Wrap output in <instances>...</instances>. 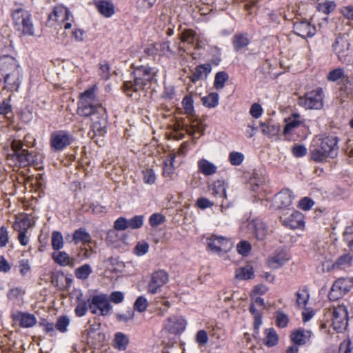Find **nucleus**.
Returning a JSON list of instances; mask_svg holds the SVG:
<instances>
[{
    "mask_svg": "<svg viewBox=\"0 0 353 353\" xmlns=\"http://www.w3.org/2000/svg\"><path fill=\"white\" fill-rule=\"evenodd\" d=\"M96 89L94 85L81 94L77 112L82 117H90L93 132L101 135L105 132L107 125V114L105 109L97 99Z\"/></svg>",
    "mask_w": 353,
    "mask_h": 353,
    "instance_id": "1",
    "label": "nucleus"
},
{
    "mask_svg": "<svg viewBox=\"0 0 353 353\" xmlns=\"http://www.w3.org/2000/svg\"><path fill=\"white\" fill-rule=\"evenodd\" d=\"M157 72L152 68L142 65L137 68L134 72V79L123 83V90L129 97L134 94L150 89L157 83Z\"/></svg>",
    "mask_w": 353,
    "mask_h": 353,
    "instance_id": "2",
    "label": "nucleus"
},
{
    "mask_svg": "<svg viewBox=\"0 0 353 353\" xmlns=\"http://www.w3.org/2000/svg\"><path fill=\"white\" fill-rule=\"evenodd\" d=\"M182 104L185 110V113L189 117L190 125L188 123H183L181 130H185L188 134L199 138L205 130L202 123L198 121L194 114V110L193 106V99L191 96H185L183 101Z\"/></svg>",
    "mask_w": 353,
    "mask_h": 353,
    "instance_id": "3",
    "label": "nucleus"
},
{
    "mask_svg": "<svg viewBox=\"0 0 353 353\" xmlns=\"http://www.w3.org/2000/svg\"><path fill=\"white\" fill-rule=\"evenodd\" d=\"M17 60L12 57L1 59L0 68L5 74L4 81L10 90H17L19 85V70Z\"/></svg>",
    "mask_w": 353,
    "mask_h": 353,
    "instance_id": "4",
    "label": "nucleus"
},
{
    "mask_svg": "<svg viewBox=\"0 0 353 353\" xmlns=\"http://www.w3.org/2000/svg\"><path fill=\"white\" fill-rule=\"evenodd\" d=\"M350 46L348 37L345 34L338 36L332 44L338 59L347 65L353 63V50L350 49Z\"/></svg>",
    "mask_w": 353,
    "mask_h": 353,
    "instance_id": "5",
    "label": "nucleus"
},
{
    "mask_svg": "<svg viewBox=\"0 0 353 353\" xmlns=\"http://www.w3.org/2000/svg\"><path fill=\"white\" fill-rule=\"evenodd\" d=\"M89 309L93 314L108 316L112 309L108 296L105 294H100L92 296L89 299Z\"/></svg>",
    "mask_w": 353,
    "mask_h": 353,
    "instance_id": "6",
    "label": "nucleus"
},
{
    "mask_svg": "<svg viewBox=\"0 0 353 353\" xmlns=\"http://www.w3.org/2000/svg\"><path fill=\"white\" fill-rule=\"evenodd\" d=\"M323 91L322 88H317L306 93L303 97L298 99V103L305 109L319 110L323 105Z\"/></svg>",
    "mask_w": 353,
    "mask_h": 353,
    "instance_id": "7",
    "label": "nucleus"
},
{
    "mask_svg": "<svg viewBox=\"0 0 353 353\" xmlns=\"http://www.w3.org/2000/svg\"><path fill=\"white\" fill-rule=\"evenodd\" d=\"M282 224L292 230H303L305 228L304 215L296 210H291L280 216Z\"/></svg>",
    "mask_w": 353,
    "mask_h": 353,
    "instance_id": "8",
    "label": "nucleus"
},
{
    "mask_svg": "<svg viewBox=\"0 0 353 353\" xmlns=\"http://www.w3.org/2000/svg\"><path fill=\"white\" fill-rule=\"evenodd\" d=\"M168 274L163 270L154 272L148 285V292L154 294L159 292L161 288L168 281Z\"/></svg>",
    "mask_w": 353,
    "mask_h": 353,
    "instance_id": "9",
    "label": "nucleus"
},
{
    "mask_svg": "<svg viewBox=\"0 0 353 353\" xmlns=\"http://www.w3.org/2000/svg\"><path fill=\"white\" fill-rule=\"evenodd\" d=\"M208 248L216 253L227 252L231 248L230 239L222 236L212 235L207 239Z\"/></svg>",
    "mask_w": 353,
    "mask_h": 353,
    "instance_id": "10",
    "label": "nucleus"
},
{
    "mask_svg": "<svg viewBox=\"0 0 353 353\" xmlns=\"http://www.w3.org/2000/svg\"><path fill=\"white\" fill-rule=\"evenodd\" d=\"M163 327L170 333H181L185 329L186 321L182 316L173 315L165 320Z\"/></svg>",
    "mask_w": 353,
    "mask_h": 353,
    "instance_id": "11",
    "label": "nucleus"
},
{
    "mask_svg": "<svg viewBox=\"0 0 353 353\" xmlns=\"http://www.w3.org/2000/svg\"><path fill=\"white\" fill-rule=\"evenodd\" d=\"M332 325L334 330L340 331L347 325V312L345 306L338 305L333 307Z\"/></svg>",
    "mask_w": 353,
    "mask_h": 353,
    "instance_id": "12",
    "label": "nucleus"
},
{
    "mask_svg": "<svg viewBox=\"0 0 353 353\" xmlns=\"http://www.w3.org/2000/svg\"><path fill=\"white\" fill-rule=\"evenodd\" d=\"M70 11L62 6L54 7L53 11L49 14L46 25L53 27L57 23H61L69 19Z\"/></svg>",
    "mask_w": 353,
    "mask_h": 353,
    "instance_id": "13",
    "label": "nucleus"
},
{
    "mask_svg": "<svg viewBox=\"0 0 353 353\" xmlns=\"http://www.w3.org/2000/svg\"><path fill=\"white\" fill-rule=\"evenodd\" d=\"M71 137L64 131L54 132L50 137V145L56 151H59L70 145Z\"/></svg>",
    "mask_w": 353,
    "mask_h": 353,
    "instance_id": "14",
    "label": "nucleus"
},
{
    "mask_svg": "<svg viewBox=\"0 0 353 353\" xmlns=\"http://www.w3.org/2000/svg\"><path fill=\"white\" fill-rule=\"evenodd\" d=\"M248 229L259 241H263L268 233L266 224L260 219H254L248 223Z\"/></svg>",
    "mask_w": 353,
    "mask_h": 353,
    "instance_id": "15",
    "label": "nucleus"
},
{
    "mask_svg": "<svg viewBox=\"0 0 353 353\" xmlns=\"http://www.w3.org/2000/svg\"><path fill=\"white\" fill-rule=\"evenodd\" d=\"M338 139L334 137H327L321 140L319 148L317 150V154H330L331 153H337L338 152Z\"/></svg>",
    "mask_w": 353,
    "mask_h": 353,
    "instance_id": "16",
    "label": "nucleus"
},
{
    "mask_svg": "<svg viewBox=\"0 0 353 353\" xmlns=\"http://www.w3.org/2000/svg\"><path fill=\"white\" fill-rule=\"evenodd\" d=\"M293 28L294 32L303 38L312 37L316 33L315 26L307 21H296Z\"/></svg>",
    "mask_w": 353,
    "mask_h": 353,
    "instance_id": "17",
    "label": "nucleus"
},
{
    "mask_svg": "<svg viewBox=\"0 0 353 353\" xmlns=\"http://www.w3.org/2000/svg\"><path fill=\"white\" fill-rule=\"evenodd\" d=\"M294 196L289 189H283L279 192L274 198V203L277 208L290 206L292 203Z\"/></svg>",
    "mask_w": 353,
    "mask_h": 353,
    "instance_id": "18",
    "label": "nucleus"
},
{
    "mask_svg": "<svg viewBox=\"0 0 353 353\" xmlns=\"http://www.w3.org/2000/svg\"><path fill=\"white\" fill-rule=\"evenodd\" d=\"M311 336V331L300 328L292 333L291 339L296 345H302L310 340Z\"/></svg>",
    "mask_w": 353,
    "mask_h": 353,
    "instance_id": "19",
    "label": "nucleus"
},
{
    "mask_svg": "<svg viewBox=\"0 0 353 353\" xmlns=\"http://www.w3.org/2000/svg\"><path fill=\"white\" fill-rule=\"evenodd\" d=\"M14 319L19 322L22 327H31L37 323V318L34 314L19 312L15 316Z\"/></svg>",
    "mask_w": 353,
    "mask_h": 353,
    "instance_id": "20",
    "label": "nucleus"
},
{
    "mask_svg": "<svg viewBox=\"0 0 353 353\" xmlns=\"http://www.w3.org/2000/svg\"><path fill=\"white\" fill-rule=\"evenodd\" d=\"M212 67L210 64H203L197 66L195 71L190 77V81L192 83H196L199 80L205 79L207 75L211 72Z\"/></svg>",
    "mask_w": 353,
    "mask_h": 353,
    "instance_id": "21",
    "label": "nucleus"
},
{
    "mask_svg": "<svg viewBox=\"0 0 353 353\" xmlns=\"http://www.w3.org/2000/svg\"><path fill=\"white\" fill-rule=\"evenodd\" d=\"M353 254L346 253L340 256L333 263L332 268L338 270H345L352 265Z\"/></svg>",
    "mask_w": 353,
    "mask_h": 353,
    "instance_id": "22",
    "label": "nucleus"
},
{
    "mask_svg": "<svg viewBox=\"0 0 353 353\" xmlns=\"http://www.w3.org/2000/svg\"><path fill=\"white\" fill-rule=\"evenodd\" d=\"M285 126L283 130L285 134L290 133L294 129L298 128L302 123V119L299 114H292L288 118L285 119Z\"/></svg>",
    "mask_w": 353,
    "mask_h": 353,
    "instance_id": "23",
    "label": "nucleus"
},
{
    "mask_svg": "<svg viewBox=\"0 0 353 353\" xmlns=\"http://www.w3.org/2000/svg\"><path fill=\"white\" fill-rule=\"evenodd\" d=\"M52 258L57 263L61 266H74V259L70 258L65 252H54L52 254Z\"/></svg>",
    "mask_w": 353,
    "mask_h": 353,
    "instance_id": "24",
    "label": "nucleus"
},
{
    "mask_svg": "<svg viewBox=\"0 0 353 353\" xmlns=\"http://www.w3.org/2000/svg\"><path fill=\"white\" fill-rule=\"evenodd\" d=\"M226 187L223 181H215L210 188V194L214 197L226 199Z\"/></svg>",
    "mask_w": 353,
    "mask_h": 353,
    "instance_id": "25",
    "label": "nucleus"
},
{
    "mask_svg": "<svg viewBox=\"0 0 353 353\" xmlns=\"http://www.w3.org/2000/svg\"><path fill=\"white\" fill-rule=\"evenodd\" d=\"M72 241L74 243H82L83 244L90 243L92 241L91 235L84 228L76 230L72 235Z\"/></svg>",
    "mask_w": 353,
    "mask_h": 353,
    "instance_id": "26",
    "label": "nucleus"
},
{
    "mask_svg": "<svg viewBox=\"0 0 353 353\" xmlns=\"http://www.w3.org/2000/svg\"><path fill=\"white\" fill-rule=\"evenodd\" d=\"M29 14L30 12L28 11L24 10L21 7L12 10V17L14 25L18 30H20V23L23 22Z\"/></svg>",
    "mask_w": 353,
    "mask_h": 353,
    "instance_id": "27",
    "label": "nucleus"
},
{
    "mask_svg": "<svg viewBox=\"0 0 353 353\" xmlns=\"http://www.w3.org/2000/svg\"><path fill=\"white\" fill-rule=\"evenodd\" d=\"M334 288H337L343 295L350 291L353 287V282L348 278L338 279L334 283Z\"/></svg>",
    "mask_w": 353,
    "mask_h": 353,
    "instance_id": "28",
    "label": "nucleus"
},
{
    "mask_svg": "<svg viewBox=\"0 0 353 353\" xmlns=\"http://www.w3.org/2000/svg\"><path fill=\"white\" fill-rule=\"evenodd\" d=\"M253 276L254 270L253 268L250 265L237 268L235 271V277L239 280L250 279Z\"/></svg>",
    "mask_w": 353,
    "mask_h": 353,
    "instance_id": "29",
    "label": "nucleus"
},
{
    "mask_svg": "<svg viewBox=\"0 0 353 353\" xmlns=\"http://www.w3.org/2000/svg\"><path fill=\"white\" fill-rule=\"evenodd\" d=\"M198 167L199 171L206 176L214 174L217 170L215 165L205 159L200 160L198 163Z\"/></svg>",
    "mask_w": 353,
    "mask_h": 353,
    "instance_id": "30",
    "label": "nucleus"
},
{
    "mask_svg": "<svg viewBox=\"0 0 353 353\" xmlns=\"http://www.w3.org/2000/svg\"><path fill=\"white\" fill-rule=\"evenodd\" d=\"M97 8L99 12L105 17H111L114 12V8L112 3L101 1L97 3Z\"/></svg>",
    "mask_w": 353,
    "mask_h": 353,
    "instance_id": "31",
    "label": "nucleus"
},
{
    "mask_svg": "<svg viewBox=\"0 0 353 353\" xmlns=\"http://www.w3.org/2000/svg\"><path fill=\"white\" fill-rule=\"evenodd\" d=\"M264 344L268 347L274 346L278 343L279 336L273 328H268L265 330Z\"/></svg>",
    "mask_w": 353,
    "mask_h": 353,
    "instance_id": "32",
    "label": "nucleus"
},
{
    "mask_svg": "<svg viewBox=\"0 0 353 353\" xmlns=\"http://www.w3.org/2000/svg\"><path fill=\"white\" fill-rule=\"evenodd\" d=\"M247 34H236L233 39V46L235 50L239 51L249 44Z\"/></svg>",
    "mask_w": 353,
    "mask_h": 353,
    "instance_id": "33",
    "label": "nucleus"
},
{
    "mask_svg": "<svg viewBox=\"0 0 353 353\" xmlns=\"http://www.w3.org/2000/svg\"><path fill=\"white\" fill-rule=\"evenodd\" d=\"M286 261L283 254H277L268 259V264L271 268L277 269L283 265Z\"/></svg>",
    "mask_w": 353,
    "mask_h": 353,
    "instance_id": "34",
    "label": "nucleus"
},
{
    "mask_svg": "<svg viewBox=\"0 0 353 353\" xmlns=\"http://www.w3.org/2000/svg\"><path fill=\"white\" fill-rule=\"evenodd\" d=\"M129 340L126 335L121 332L115 334L114 346L119 350H125L128 344Z\"/></svg>",
    "mask_w": 353,
    "mask_h": 353,
    "instance_id": "35",
    "label": "nucleus"
},
{
    "mask_svg": "<svg viewBox=\"0 0 353 353\" xmlns=\"http://www.w3.org/2000/svg\"><path fill=\"white\" fill-rule=\"evenodd\" d=\"M92 272V270L91 266L89 264H84L75 270L74 274L77 279L85 280L90 276Z\"/></svg>",
    "mask_w": 353,
    "mask_h": 353,
    "instance_id": "36",
    "label": "nucleus"
},
{
    "mask_svg": "<svg viewBox=\"0 0 353 353\" xmlns=\"http://www.w3.org/2000/svg\"><path fill=\"white\" fill-rule=\"evenodd\" d=\"M219 94L215 92L210 93L201 99L203 105L208 108H215L219 103Z\"/></svg>",
    "mask_w": 353,
    "mask_h": 353,
    "instance_id": "37",
    "label": "nucleus"
},
{
    "mask_svg": "<svg viewBox=\"0 0 353 353\" xmlns=\"http://www.w3.org/2000/svg\"><path fill=\"white\" fill-rule=\"evenodd\" d=\"M22 30V32L24 34L33 35L34 34V26L31 21L30 13L27 16L23 22L20 23V30Z\"/></svg>",
    "mask_w": 353,
    "mask_h": 353,
    "instance_id": "38",
    "label": "nucleus"
},
{
    "mask_svg": "<svg viewBox=\"0 0 353 353\" xmlns=\"http://www.w3.org/2000/svg\"><path fill=\"white\" fill-rule=\"evenodd\" d=\"M14 229L19 233L27 232L28 230L31 227V223L29 219L23 218L14 222L13 225Z\"/></svg>",
    "mask_w": 353,
    "mask_h": 353,
    "instance_id": "39",
    "label": "nucleus"
},
{
    "mask_svg": "<svg viewBox=\"0 0 353 353\" xmlns=\"http://www.w3.org/2000/svg\"><path fill=\"white\" fill-rule=\"evenodd\" d=\"M176 156H167L166 159L163 160V174L170 176L173 173L174 169V158Z\"/></svg>",
    "mask_w": 353,
    "mask_h": 353,
    "instance_id": "40",
    "label": "nucleus"
},
{
    "mask_svg": "<svg viewBox=\"0 0 353 353\" xmlns=\"http://www.w3.org/2000/svg\"><path fill=\"white\" fill-rule=\"evenodd\" d=\"M52 246L55 250H59L63 247V239L61 232L54 231L52 234Z\"/></svg>",
    "mask_w": 353,
    "mask_h": 353,
    "instance_id": "41",
    "label": "nucleus"
},
{
    "mask_svg": "<svg viewBox=\"0 0 353 353\" xmlns=\"http://www.w3.org/2000/svg\"><path fill=\"white\" fill-rule=\"evenodd\" d=\"M128 226L130 229L136 230L141 228L144 223L143 215H136L130 219H128Z\"/></svg>",
    "mask_w": 353,
    "mask_h": 353,
    "instance_id": "42",
    "label": "nucleus"
},
{
    "mask_svg": "<svg viewBox=\"0 0 353 353\" xmlns=\"http://www.w3.org/2000/svg\"><path fill=\"white\" fill-rule=\"evenodd\" d=\"M69 324L70 319L66 316H61L58 318L55 324V328L58 331L64 333L67 331Z\"/></svg>",
    "mask_w": 353,
    "mask_h": 353,
    "instance_id": "43",
    "label": "nucleus"
},
{
    "mask_svg": "<svg viewBox=\"0 0 353 353\" xmlns=\"http://www.w3.org/2000/svg\"><path fill=\"white\" fill-rule=\"evenodd\" d=\"M228 79V75L225 72H219L216 73L214 82V85L216 89H222L224 87L225 83Z\"/></svg>",
    "mask_w": 353,
    "mask_h": 353,
    "instance_id": "44",
    "label": "nucleus"
},
{
    "mask_svg": "<svg viewBox=\"0 0 353 353\" xmlns=\"http://www.w3.org/2000/svg\"><path fill=\"white\" fill-rule=\"evenodd\" d=\"M276 324L279 327H285L289 323V318L283 312L277 311L275 313Z\"/></svg>",
    "mask_w": 353,
    "mask_h": 353,
    "instance_id": "45",
    "label": "nucleus"
},
{
    "mask_svg": "<svg viewBox=\"0 0 353 353\" xmlns=\"http://www.w3.org/2000/svg\"><path fill=\"white\" fill-rule=\"evenodd\" d=\"M89 308V300L88 301L85 300H79L78 304L75 307V314L77 316H83Z\"/></svg>",
    "mask_w": 353,
    "mask_h": 353,
    "instance_id": "46",
    "label": "nucleus"
},
{
    "mask_svg": "<svg viewBox=\"0 0 353 353\" xmlns=\"http://www.w3.org/2000/svg\"><path fill=\"white\" fill-rule=\"evenodd\" d=\"M343 239L348 248L353 252V225L345 228L343 232Z\"/></svg>",
    "mask_w": 353,
    "mask_h": 353,
    "instance_id": "47",
    "label": "nucleus"
},
{
    "mask_svg": "<svg viewBox=\"0 0 353 353\" xmlns=\"http://www.w3.org/2000/svg\"><path fill=\"white\" fill-rule=\"evenodd\" d=\"M143 179L145 183L152 185L155 183L156 175L152 169L145 168L142 171Z\"/></svg>",
    "mask_w": 353,
    "mask_h": 353,
    "instance_id": "48",
    "label": "nucleus"
},
{
    "mask_svg": "<svg viewBox=\"0 0 353 353\" xmlns=\"http://www.w3.org/2000/svg\"><path fill=\"white\" fill-rule=\"evenodd\" d=\"M147 307L148 301L144 296H139L134 303V309L141 313L145 311Z\"/></svg>",
    "mask_w": 353,
    "mask_h": 353,
    "instance_id": "49",
    "label": "nucleus"
},
{
    "mask_svg": "<svg viewBox=\"0 0 353 353\" xmlns=\"http://www.w3.org/2000/svg\"><path fill=\"white\" fill-rule=\"evenodd\" d=\"M165 221V217L160 213H154L149 219V223L152 227H157Z\"/></svg>",
    "mask_w": 353,
    "mask_h": 353,
    "instance_id": "50",
    "label": "nucleus"
},
{
    "mask_svg": "<svg viewBox=\"0 0 353 353\" xmlns=\"http://www.w3.org/2000/svg\"><path fill=\"white\" fill-rule=\"evenodd\" d=\"M149 250V244L145 241L139 242L134 249L136 255L141 256L145 254Z\"/></svg>",
    "mask_w": 353,
    "mask_h": 353,
    "instance_id": "51",
    "label": "nucleus"
},
{
    "mask_svg": "<svg viewBox=\"0 0 353 353\" xmlns=\"http://www.w3.org/2000/svg\"><path fill=\"white\" fill-rule=\"evenodd\" d=\"M23 144L19 140H13L11 143V148L15 154H30L26 150L23 148Z\"/></svg>",
    "mask_w": 353,
    "mask_h": 353,
    "instance_id": "52",
    "label": "nucleus"
},
{
    "mask_svg": "<svg viewBox=\"0 0 353 353\" xmlns=\"http://www.w3.org/2000/svg\"><path fill=\"white\" fill-rule=\"evenodd\" d=\"M195 33L192 30H185L181 34V40L188 44H193Z\"/></svg>",
    "mask_w": 353,
    "mask_h": 353,
    "instance_id": "53",
    "label": "nucleus"
},
{
    "mask_svg": "<svg viewBox=\"0 0 353 353\" xmlns=\"http://www.w3.org/2000/svg\"><path fill=\"white\" fill-rule=\"evenodd\" d=\"M236 249L239 254L247 256L251 250V245L245 241H242L237 244Z\"/></svg>",
    "mask_w": 353,
    "mask_h": 353,
    "instance_id": "54",
    "label": "nucleus"
},
{
    "mask_svg": "<svg viewBox=\"0 0 353 353\" xmlns=\"http://www.w3.org/2000/svg\"><path fill=\"white\" fill-rule=\"evenodd\" d=\"M296 303L299 307H304L309 299V294L306 290H302L296 293Z\"/></svg>",
    "mask_w": 353,
    "mask_h": 353,
    "instance_id": "55",
    "label": "nucleus"
},
{
    "mask_svg": "<svg viewBox=\"0 0 353 353\" xmlns=\"http://www.w3.org/2000/svg\"><path fill=\"white\" fill-rule=\"evenodd\" d=\"M314 205V201L312 199L305 196L299 201L298 206L301 210L307 211L310 210Z\"/></svg>",
    "mask_w": 353,
    "mask_h": 353,
    "instance_id": "56",
    "label": "nucleus"
},
{
    "mask_svg": "<svg viewBox=\"0 0 353 353\" xmlns=\"http://www.w3.org/2000/svg\"><path fill=\"white\" fill-rule=\"evenodd\" d=\"M344 73L342 68H336L329 72L327 79L330 81H336L343 77Z\"/></svg>",
    "mask_w": 353,
    "mask_h": 353,
    "instance_id": "57",
    "label": "nucleus"
},
{
    "mask_svg": "<svg viewBox=\"0 0 353 353\" xmlns=\"http://www.w3.org/2000/svg\"><path fill=\"white\" fill-rule=\"evenodd\" d=\"M128 219L124 217L118 218L114 223V229L116 230H125L129 228Z\"/></svg>",
    "mask_w": 353,
    "mask_h": 353,
    "instance_id": "58",
    "label": "nucleus"
},
{
    "mask_svg": "<svg viewBox=\"0 0 353 353\" xmlns=\"http://www.w3.org/2000/svg\"><path fill=\"white\" fill-rule=\"evenodd\" d=\"M335 7V4L332 1H327L322 3H319L317 8L320 12H323L325 14H329L332 12Z\"/></svg>",
    "mask_w": 353,
    "mask_h": 353,
    "instance_id": "59",
    "label": "nucleus"
},
{
    "mask_svg": "<svg viewBox=\"0 0 353 353\" xmlns=\"http://www.w3.org/2000/svg\"><path fill=\"white\" fill-rule=\"evenodd\" d=\"M196 343L201 346L205 345L208 342V336L206 331L201 330L198 331L196 335Z\"/></svg>",
    "mask_w": 353,
    "mask_h": 353,
    "instance_id": "60",
    "label": "nucleus"
},
{
    "mask_svg": "<svg viewBox=\"0 0 353 353\" xmlns=\"http://www.w3.org/2000/svg\"><path fill=\"white\" fill-rule=\"evenodd\" d=\"M99 75L103 79L107 80L109 79L110 75V65L106 61H104L103 63H100Z\"/></svg>",
    "mask_w": 353,
    "mask_h": 353,
    "instance_id": "61",
    "label": "nucleus"
},
{
    "mask_svg": "<svg viewBox=\"0 0 353 353\" xmlns=\"http://www.w3.org/2000/svg\"><path fill=\"white\" fill-rule=\"evenodd\" d=\"M19 272L22 276L26 275L30 270V265L27 259H21L19 261Z\"/></svg>",
    "mask_w": 353,
    "mask_h": 353,
    "instance_id": "62",
    "label": "nucleus"
},
{
    "mask_svg": "<svg viewBox=\"0 0 353 353\" xmlns=\"http://www.w3.org/2000/svg\"><path fill=\"white\" fill-rule=\"evenodd\" d=\"M261 126L263 133L270 137L274 135L278 131L274 125H267L264 123H261Z\"/></svg>",
    "mask_w": 353,
    "mask_h": 353,
    "instance_id": "63",
    "label": "nucleus"
},
{
    "mask_svg": "<svg viewBox=\"0 0 353 353\" xmlns=\"http://www.w3.org/2000/svg\"><path fill=\"white\" fill-rule=\"evenodd\" d=\"M108 298L109 301L118 304L123 301L124 295L121 292L116 291L112 292Z\"/></svg>",
    "mask_w": 353,
    "mask_h": 353,
    "instance_id": "64",
    "label": "nucleus"
}]
</instances>
